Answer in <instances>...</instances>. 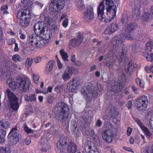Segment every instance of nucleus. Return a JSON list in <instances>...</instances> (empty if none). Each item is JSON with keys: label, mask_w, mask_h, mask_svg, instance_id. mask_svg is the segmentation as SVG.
Listing matches in <instances>:
<instances>
[{"label": "nucleus", "mask_w": 153, "mask_h": 153, "mask_svg": "<svg viewBox=\"0 0 153 153\" xmlns=\"http://www.w3.org/2000/svg\"><path fill=\"white\" fill-rule=\"evenodd\" d=\"M117 11V7L112 0H104L97 7V16L101 21L108 22L116 16Z\"/></svg>", "instance_id": "obj_1"}, {"label": "nucleus", "mask_w": 153, "mask_h": 153, "mask_svg": "<svg viewBox=\"0 0 153 153\" xmlns=\"http://www.w3.org/2000/svg\"><path fill=\"white\" fill-rule=\"evenodd\" d=\"M137 25L135 23H131L128 24L125 29V33L117 35L112 40L111 43L116 48H120L126 39L132 40L133 39L130 34L133 32Z\"/></svg>", "instance_id": "obj_2"}, {"label": "nucleus", "mask_w": 153, "mask_h": 153, "mask_svg": "<svg viewBox=\"0 0 153 153\" xmlns=\"http://www.w3.org/2000/svg\"><path fill=\"white\" fill-rule=\"evenodd\" d=\"M15 81L14 79L9 78L7 83L12 90H14L17 88L22 92H26L29 88L31 82L29 79L27 77L19 78Z\"/></svg>", "instance_id": "obj_3"}, {"label": "nucleus", "mask_w": 153, "mask_h": 153, "mask_svg": "<svg viewBox=\"0 0 153 153\" xmlns=\"http://www.w3.org/2000/svg\"><path fill=\"white\" fill-rule=\"evenodd\" d=\"M31 13L28 9L22 10L17 13V17L19 19V24L24 27H27L31 19Z\"/></svg>", "instance_id": "obj_4"}, {"label": "nucleus", "mask_w": 153, "mask_h": 153, "mask_svg": "<svg viewBox=\"0 0 153 153\" xmlns=\"http://www.w3.org/2000/svg\"><path fill=\"white\" fill-rule=\"evenodd\" d=\"M35 34L37 36H43V34L50 31L48 29V27L44 25V22L43 21H39L35 24L34 26Z\"/></svg>", "instance_id": "obj_5"}, {"label": "nucleus", "mask_w": 153, "mask_h": 153, "mask_svg": "<svg viewBox=\"0 0 153 153\" xmlns=\"http://www.w3.org/2000/svg\"><path fill=\"white\" fill-rule=\"evenodd\" d=\"M6 92L10 103L11 108L14 111L17 110L19 107L18 98L9 89H7Z\"/></svg>", "instance_id": "obj_6"}, {"label": "nucleus", "mask_w": 153, "mask_h": 153, "mask_svg": "<svg viewBox=\"0 0 153 153\" xmlns=\"http://www.w3.org/2000/svg\"><path fill=\"white\" fill-rule=\"evenodd\" d=\"M69 110L67 105L65 102H59L57 103L53 109L55 114L62 115L66 114Z\"/></svg>", "instance_id": "obj_7"}, {"label": "nucleus", "mask_w": 153, "mask_h": 153, "mask_svg": "<svg viewBox=\"0 0 153 153\" xmlns=\"http://www.w3.org/2000/svg\"><path fill=\"white\" fill-rule=\"evenodd\" d=\"M120 81L119 82H114V85L111 86V89L110 90V92H113V93L115 95L116 94L117 92H121L123 88V86L122 85H121L120 83H122L124 82L126 80V77L124 74L122 73L121 75Z\"/></svg>", "instance_id": "obj_8"}, {"label": "nucleus", "mask_w": 153, "mask_h": 153, "mask_svg": "<svg viewBox=\"0 0 153 153\" xmlns=\"http://www.w3.org/2000/svg\"><path fill=\"white\" fill-rule=\"evenodd\" d=\"M81 94L84 98L88 101H90L92 97H96L97 95V92L96 91H92L91 87L88 86L83 88L81 91Z\"/></svg>", "instance_id": "obj_9"}, {"label": "nucleus", "mask_w": 153, "mask_h": 153, "mask_svg": "<svg viewBox=\"0 0 153 153\" xmlns=\"http://www.w3.org/2000/svg\"><path fill=\"white\" fill-rule=\"evenodd\" d=\"M69 141L65 137L60 138L56 143V153H66L65 152V148Z\"/></svg>", "instance_id": "obj_10"}, {"label": "nucleus", "mask_w": 153, "mask_h": 153, "mask_svg": "<svg viewBox=\"0 0 153 153\" xmlns=\"http://www.w3.org/2000/svg\"><path fill=\"white\" fill-rule=\"evenodd\" d=\"M148 103V99L145 96H143L139 97L136 101V106L137 108L140 110H145Z\"/></svg>", "instance_id": "obj_11"}, {"label": "nucleus", "mask_w": 153, "mask_h": 153, "mask_svg": "<svg viewBox=\"0 0 153 153\" xmlns=\"http://www.w3.org/2000/svg\"><path fill=\"white\" fill-rule=\"evenodd\" d=\"M43 36H37V37H40L42 39L38 40V48H41L45 45L48 44L49 39L52 36V34L51 31H48V32L43 34Z\"/></svg>", "instance_id": "obj_12"}, {"label": "nucleus", "mask_w": 153, "mask_h": 153, "mask_svg": "<svg viewBox=\"0 0 153 153\" xmlns=\"http://www.w3.org/2000/svg\"><path fill=\"white\" fill-rule=\"evenodd\" d=\"M65 0H52L50 7L53 9V11H57L62 9L65 6Z\"/></svg>", "instance_id": "obj_13"}, {"label": "nucleus", "mask_w": 153, "mask_h": 153, "mask_svg": "<svg viewBox=\"0 0 153 153\" xmlns=\"http://www.w3.org/2000/svg\"><path fill=\"white\" fill-rule=\"evenodd\" d=\"M113 55L112 52H108L105 56V59L106 62V66L109 68L115 69L117 65L116 63V61L111 58Z\"/></svg>", "instance_id": "obj_14"}, {"label": "nucleus", "mask_w": 153, "mask_h": 153, "mask_svg": "<svg viewBox=\"0 0 153 153\" xmlns=\"http://www.w3.org/2000/svg\"><path fill=\"white\" fill-rule=\"evenodd\" d=\"M103 139L107 143H110L112 141L114 137V134L110 130H104L102 132Z\"/></svg>", "instance_id": "obj_15"}, {"label": "nucleus", "mask_w": 153, "mask_h": 153, "mask_svg": "<svg viewBox=\"0 0 153 153\" xmlns=\"http://www.w3.org/2000/svg\"><path fill=\"white\" fill-rule=\"evenodd\" d=\"M75 69L72 67H68L66 68L62 75V78L64 81H67L71 79Z\"/></svg>", "instance_id": "obj_16"}, {"label": "nucleus", "mask_w": 153, "mask_h": 153, "mask_svg": "<svg viewBox=\"0 0 153 153\" xmlns=\"http://www.w3.org/2000/svg\"><path fill=\"white\" fill-rule=\"evenodd\" d=\"M84 17L87 21H90L93 20L94 12L92 7L90 6L87 7V10L84 13Z\"/></svg>", "instance_id": "obj_17"}, {"label": "nucleus", "mask_w": 153, "mask_h": 153, "mask_svg": "<svg viewBox=\"0 0 153 153\" xmlns=\"http://www.w3.org/2000/svg\"><path fill=\"white\" fill-rule=\"evenodd\" d=\"M65 149L67 153H81L79 151H77L76 145L71 140H70Z\"/></svg>", "instance_id": "obj_18"}, {"label": "nucleus", "mask_w": 153, "mask_h": 153, "mask_svg": "<svg viewBox=\"0 0 153 153\" xmlns=\"http://www.w3.org/2000/svg\"><path fill=\"white\" fill-rule=\"evenodd\" d=\"M132 117L134 120V121L142 130L143 131L146 135L149 137H150L152 136V133L150 132L149 129L143 125V123L141 122L139 119L134 117V116H132Z\"/></svg>", "instance_id": "obj_19"}, {"label": "nucleus", "mask_w": 153, "mask_h": 153, "mask_svg": "<svg viewBox=\"0 0 153 153\" xmlns=\"http://www.w3.org/2000/svg\"><path fill=\"white\" fill-rule=\"evenodd\" d=\"M78 79L75 78L69 81L67 85V89L70 91L73 92L78 87Z\"/></svg>", "instance_id": "obj_20"}, {"label": "nucleus", "mask_w": 153, "mask_h": 153, "mask_svg": "<svg viewBox=\"0 0 153 153\" xmlns=\"http://www.w3.org/2000/svg\"><path fill=\"white\" fill-rule=\"evenodd\" d=\"M54 117L55 119H58V120L60 122L63 126H68L70 121L69 118V115H54Z\"/></svg>", "instance_id": "obj_21"}, {"label": "nucleus", "mask_w": 153, "mask_h": 153, "mask_svg": "<svg viewBox=\"0 0 153 153\" xmlns=\"http://www.w3.org/2000/svg\"><path fill=\"white\" fill-rule=\"evenodd\" d=\"M83 38L82 36L79 33L76 38L71 40L70 43L74 47L79 46L83 42Z\"/></svg>", "instance_id": "obj_22"}, {"label": "nucleus", "mask_w": 153, "mask_h": 153, "mask_svg": "<svg viewBox=\"0 0 153 153\" xmlns=\"http://www.w3.org/2000/svg\"><path fill=\"white\" fill-rule=\"evenodd\" d=\"M38 40L37 38L33 37V34L30 35L27 39L29 45L35 49L38 48Z\"/></svg>", "instance_id": "obj_23"}, {"label": "nucleus", "mask_w": 153, "mask_h": 153, "mask_svg": "<svg viewBox=\"0 0 153 153\" xmlns=\"http://www.w3.org/2000/svg\"><path fill=\"white\" fill-rule=\"evenodd\" d=\"M137 65L132 61L130 62L128 65H126L125 66V68L126 73L129 75H131V72L134 69L137 68Z\"/></svg>", "instance_id": "obj_24"}, {"label": "nucleus", "mask_w": 153, "mask_h": 153, "mask_svg": "<svg viewBox=\"0 0 153 153\" xmlns=\"http://www.w3.org/2000/svg\"><path fill=\"white\" fill-rule=\"evenodd\" d=\"M118 28L116 23H113L108 26L105 32L106 34L112 33L115 31Z\"/></svg>", "instance_id": "obj_25"}, {"label": "nucleus", "mask_w": 153, "mask_h": 153, "mask_svg": "<svg viewBox=\"0 0 153 153\" xmlns=\"http://www.w3.org/2000/svg\"><path fill=\"white\" fill-rule=\"evenodd\" d=\"M85 149L86 153H100L95 146L89 144L85 145Z\"/></svg>", "instance_id": "obj_26"}, {"label": "nucleus", "mask_w": 153, "mask_h": 153, "mask_svg": "<svg viewBox=\"0 0 153 153\" xmlns=\"http://www.w3.org/2000/svg\"><path fill=\"white\" fill-rule=\"evenodd\" d=\"M55 62L53 60H51L46 64L45 68V73L46 74H48L52 70Z\"/></svg>", "instance_id": "obj_27"}, {"label": "nucleus", "mask_w": 153, "mask_h": 153, "mask_svg": "<svg viewBox=\"0 0 153 153\" xmlns=\"http://www.w3.org/2000/svg\"><path fill=\"white\" fill-rule=\"evenodd\" d=\"M9 142L11 145L16 144L19 141V138L18 136H7Z\"/></svg>", "instance_id": "obj_28"}, {"label": "nucleus", "mask_w": 153, "mask_h": 153, "mask_svg": "<svg viewBox=\"0 0 153 153\" xmlns=\"http://www.w3.org/2000/svg\"><path fill=\"white\" fill-rule=\"evenodd\" d=\"M21 1L25 7L28 9L31 8L32 5L33 3V0H21Z\"/></svg>", "instance_id": "obj_29"}, {"label": "nucleus", "mask_w": 153, "mask_h": 153, "mask_svg": "<svg viewBox=\"0 0 153 153\" xmlns=\"http://www.w3.org/2000/svg\"><path fill=\"white\" fill-rule=\"evenodd\" d=\"M25 100L28 102H33L36 101V96L35 94H32L29 96L26 94L24 96Z\"/></svg>", "instance_id": "obj_30"}, {"label": "nucleus", "mask_w": 153, "mask_h": 153, "mask_svg": "<svg viewBox=\"0 0 153 153\" xmlns=\"http://www.w3.org/2000/svg\"><path fill=\"white\" fill-rule=\"evenodd\" d=\"M75 3L78 10L82 11L84 9L85 6L82 0H76Z\"/></svg>", "instance_id": "obj_31"}, {"label": "nucleus", "mask_w": 153, "mask_h": 153, "mask_svg": "<svg viewBox=\"0 0 153 153\" xmlns=\"http://www.w3.org/2000/svg\"><path fill=\"white\" fill-rule=\"evenodd\" d=\"M0 126L1 127L5 129L9 128L10 127L9 123L4 119H2L0 121Z\"/></svg>", "instance_id": "obj_32"}, {"label": "nucleus", "mask_w": 153, "mask_h": 153, "mask_svg": "<svg viewBox=\"0 0 153 153\" xmlns=\"http://www.w3.org/2000/svg\"><path fill=\"white\" fill-rule=\"evenodd\" d=\"M140 12L139 10L134 9L132 13V16L133 19L136 21L140 18Z\"/></svg>", "instance_id": "obj_33"}, {"label": "nucleus", "mask_w": 153, "mask_h": 153, "mask_svg": "<svg viewBox=\"0 0 153 153\" xmlns=\"http://www.w3.org/2000/svg\"><path fill=\"white\" fill-rule=\"evenodd\" d=\"M153 45V43L152 42H149L146 44V48L145 49V53L150 52L152 49V47Z\"/></svg>", "instance_id": "obj_34"}, {"label": "nucleus", "mask_w": 153, "mask_h": 153, "mask_svg": "<svg viewBox=\"0 0 153 153\" xmlns=\"http://www.w3.org/2000/svg\"><path fill=\"white\" fill-rule=\"evenodd\" d=\"M6 131L3 129H0V143H2L5 141Z\"/></svg>", "instance_id": "obj_35"}, {"label": "nucleus", "mask_w": 153, "mask_h": 153, "mask_svg": "<svg viewBox=\"0 0 153 153\" xmlns=\"http://www.w3.org/2000/svg\"><path fill=\"white\" fill-rule=\"evenodd\" d=\"M108 111H109L108 114L111 115H118L119 114L117 108L114 106L111 107Z\"/></svg>", "instance_id": "obj_36"}, {"label": "nucleus", "mask_w": 153, "mask_h": 153, "mask_svg": "<svg viewBox=\"0 0 153 153\" xmlns=\"http://www.w3.org/2000/svg\"><path fill=\"white\" fill-rule=\"evenodd\" d=\"M33 62V59L30 57H28L27 58L25 62V66L26 67L29 69L32 65Z\"/></svg>", "instance_id": "obj_37"}, {"label": "nucleus", "mask_w": 153, "mask_h": 153, "mask_svg": "<svg viewBox=\"0 0 153 153\" xmlns=\"http://www.w3.org/2000/svg\"><path fill=\"white\" fill-rule=\"evenodd\" d=\"M60 53L61 55L62 58L64 61H68V56L67 53L64 51L63 49H61L60 51Z\"/></svg>", "instance_id": "obj_38"}, {"label": "nucleus", "mask_w": 153, "mask_h": 153, "mask_svg": "<svg viewBox=\"0 0 153 153\" xmlns=\"http://www.w3.org/2000/svg\"><path fill=\"white\" fill-rule=\"evenodd\" d=\"M78 123L75 121L72 120L71 128V131H75L78 130L77 128Z\"/></svg>", "instance_id": "obj_39"}, {"label": "nucleus", "mask_w": 153, "mask_h": 153, "mask_svg": "<svg viewBox=\"0 0 153 153\" xmlns=\"http://www.w3.org/2000/svg\"><path fill=\"white\" fill-rule=\"evenodd\" d=\"M149 53H143V55L144 57H146L147 60L150 62H153V53H151L150 54H149Z\"/></svg>", "instance_id": "obj_40"}, {"label": "nucleus", "mask_w": 153, "mask_h": 153, "mask_svg": "<svg viewBox=\"0 0 153 153\" xmlns=\"http://www.w3.org/2000/svg\"><path fill=\"white\" fill-rule=\"evenodd\" d=\"M32 76L34 82L36 84H37L39 83V79L40 78V76L38 74H35L33 73H32Z\"/></svg>", "instance_id": "obj_41"}, {"label": "nucleus", "mask_w": 153, "mask_h": 153, "mask_svg": "<svg viewBox=\"0 0 153 153\" xmlns=\"http://www.w3.org/2000/svg\"><path fill=\"white\" fill-rule=\"evenodd\" d=\"M148 126L152 131H153V115H151L148 123Z\"/></svg>", "instance_id": "obj_42"}, {"label": "nucleus", "mask_w": 153, "mask_h": 153, "mask_svg": "<svg viewBox=\"0 0 153 153\" xmlns=\"http://www.w3.org/2000/svg\"><path fill=\"white\" fill-rule=\"evenodd\" d=\"M91 134L92 137L94 140V141L95 142H98L99 140L97 136L96 133L94 131V129H91Z\"/></svg>", "instance_id": "obj_43"}, {"label": "nucleus", "mask_w": 153, "mask_h": 153, "mask_svg": "<svg viewBox=\"0 0 153 153\" xmlns=\"http://www.w3.org/2000/svg\"><path fill=\"white\" fill-rule=\"evenodd\" d=\"M17 127L15 126V127L13 128H12V130L9 133L8 136L9 137L10 136H18L17 131Z\"/></svg>", "instance_id": "obj_44"}, {"label": "nucleus", "mask_w": 153, "mask_h": 153, "mask_svg": "<svg viewBox=\"0 0 153 153\" xmlns=\"http://www.w3.org/2000/svg\"><path fill=\"white\" fill-rule=\"evenodd\" d=\"M120 21L123 24L128 23V16L126 14H123L120 20Z\"/></svg>", "instance_id": "obj_45"}, {"label": "nucleus", "mask_w": 153, "mask_h": 153, "mask_svg": "<svg viewBox=\"0 0 153 153\" xmlns=\"http://www.w3.org/2000/svg\"><path fill=\"white\" fill-rule=\"evenodd\" d=\"M44 20L45 22L44 23H45L47 25H50L52 22V19L49 16L45 17Z\"/></svg>", "instance_id": "obj_46"}, {"label": "nucleus", "mask_w": 153, "mask_h": 153, "mask_svg": "<svg viewBox=\"0 0 153 153\" xmlns=\"http://www.w3.org/2000/svg\"><path fill=\"white\" fill-rule=\"evenodd\" d=\"M126 52H123L121 53L120 56H119V58L118 57V61L119 62H121L123 59L126 57Z\"/></svg>", "instance_id": "obj_47"}, {"label": "nucleus", "mask_w": 153, "mask_h": 153, "mask_svg": "<svg viewBox=\"0 0 153 153\" xmlns=\"http://www.w3.org/2000/svg\"><path fill=\"white\" fill-rule=\"evenodd\" d=\"M50 146L47 143L45 144L42 147L41 150L42 152H46L47 150L50 149Z\"/></svg>", "instance_id": "obj_48"}, {"label": "nucleus", "mask_w": 153, "mask_h": 153, "mask_svg": "<svg viewBox=\"0 0 153 153\" xmlns=\"http://www.w3.org/2000/svg\"><path fill=\"white\" fill-rule=\"evenodd\" d=\"M113 118V121L115 124H119L120 123V120L118 118L117 119L118 115H111Z\"/></svg>", "instance_id": "obj_49"}, {"label": "nucleus", "mask_w": 153, "mask_h": 153, "mask_svg": "<svg viewBox=\"0 0 153 153\" xmlns=\"http://www.w3.org/2000/svg\"><path fill=\"white\" fill-rule=\"evenodd\" d=\"M63 86L61 85H58L56 86L55 88V91L57 93H60L63 90Z\"/></svg>", "instance_id": "obj_50"}, {"label": "nucleus", "mask_w": 153, "mask_h": 153, "mask_svg": "<svg viewBox=\"0 0 153 153\" xmlns=\"http://www.w3.org/2000/svg\"><path fill=\"white\" fill-rule=\"evenodd\" d=\"M24 131L27 133L29 134L33 133V131L28 127L26 124H25L24 126Z\"/></svg>", "instance_id": "obj_51"}, {"label": "nucleus", "mask_w": 153, "mask_h": 153, "mask_svg": "<svg viewBox=\"0 0 153 153\" xmlns=\"http://www.w3.org/2000/svg\"><path fill=\"white\" fill-rule=\"evenodd\" d=\"M12 59L15 62L20 61L21 57L19 55L15 54L12 56Z\"/></svg>", "instance_id": "obj_52"}, {"label": "nucleus", "mask_w": 153, "mask_h": 153, "mask_svg": "<svg viewBox=\"0 0 153 153\" xmlns=\"http://www.w3.org/2000/svg\"><path fill=\"white\" fill-rule=\"evenodd\" d=\"M8 6L7 5H5L4 6H2L1 7V11H3V13L4 14H7L8 13V12L6 10L7 9Z\"/></svg>", "instance_id": "obj_53"}, {"label": "nucleus", "mask_w": 153, "mask_h": 153, "mask_svg": "<svg viewBox=\"0 0 153 153\" xmlns=\"http://www.w3.org/2000/svg\"><path fill=\"white\" fill-rule=\"evenodd\" d=\"M129 49L130 51L133 53L136 52L135 46L134 45L132 44L130 45H129Z\"/></svg>", "instance_id": "obj_54"}, {"label": "nucleus", "mask_w": 153, "mask_h": 153, "mask_svg": "<svg viewBox=\"0 0 153 153\" xmlns=\"http://www.w3.org/2000/svg\"><path fill=\"white\" fill-rule=\"evenodd\" d=\"M7 42L8 45H11L13 44L15 42V39L13 38L8 39L7 40Z\"/></svg>", "instance_id": "obj_55"}, {"label": "nucleus", "mask_w": 153, "mask_h": 153, "mask_svg": "<svg viewBox=\"0 0 153 153\" xmlns=\"http://www.w3.org/2000/svg\"><path fill=\"white\" fill-rule=\"evenodd\" d=\"M143 16L144 20L145 21H148L149 19L150 15L149 13H145L143 15Z\"/></svg>", "instance_id": "obj_56"}, {"label": "nucleus", "mask_w": 153, "mask_h": 153, "mask_svg": "<svg viewBox=\"0 0 153 153\" xmlns=\"http://www.w3.org/2000/svg\"><path fill=\"white\" fill-rule=\"evenodd\" d=\"M19 34L20 35V38L22 39H24L26 38V35L21 30H19Z\"/></svg>", "instance_id": "obj_57"}, {"label": "nucleus", "mask_w": 153, "mask_h": 153, "mask_svg": "<svg viewBox=\"0 0 153 153\" xmlns=\"http://www.w3.org/2000/svg\"><path fill=\"white\" fill-rule=\"evenodd\" d=\"M136 82L139 85V86L142 88L143 87L144 84L143 83L141 82V80L139 79H137L136 80Z\"/></svg>", "instance_id": "obj_58"}, {"label": "nucleus", "mask_w": 153, "mask_h": 153, "mask_svg": "<svg viewBox=\"0 0 153 153\" xmlns=\"http://www.w3.org/2000/svg\"><path fill=\"white\" fill-rule=\"evenodd\" d=\"M62 24L64 27L66 28L68 25V19L65 18L62 22Z\"/></svg>", "instance_id": "obj_59"}, {"label": "nucleus", "mask_w": 153, "mask_h": 153, "mask_svg": "<svg viewBox=\"0 0 153 153\" xmlns=\"http://www.w3.org/2000/svg\"><path fill=\"white\" fill-rule=\"evenodd\" d=\"M102 124V122L100 119H99L95 123V126L97 127H100L101 126Z\"/></svg>", "instance_id": "obj_60"}, {"label": "nucleus", "mask_w": 153, "mask_h": 153, "mask_svg": "<svg viewBox=\"0 0 153 153\" xmlns=\"http://www.w3.org/2000/svg\"><path fill=\"white\" fill-rule=\"evenodd\" d=\"M4 38V35L3 33V30L0 27V41H2Z\"/></svg>", "instance_id": "obj_61"}, {"label": "nucleus", "mask_w": 153, "mask_h": 153, "mask_svg": "<svg viewBox=\"0 0 153 153\" xmlns=\"http://www.w3.org/2000/svg\"><path fill=\"white\" fill-rule=\"evenodd\" d=\"M132 105V102L131 100L128 101L127 104H126V106L129 109H131V108Z\"/></svg>", "instance_id": "obj_62"}, {"label": "nucleus", "mask_w": 153, "mask_h": 153, "mask_svg": "<svg viewBox=\"0 0 153 153\" xmlns=\"http://www.w3.org/2000/svg\"><path fill=\"white\" fill-rule=\"evenodd\" d=\"M132 131V128L130 127H128L127 130V134L128 136H129L131 135Z\"/></svg>", "instance_id": "obj_63"}, {"label": "nucleus", "mask_w": 153, "mask_h": 153, "mask_svg": "<svg viewBox=\"0 0 153 153\" xmlns=\"http://www.w3.org/2000/svg\"><path fill=\"white\" fill-rule=\"evenodd\" d=\"M123 149L124 150L129 152H131L132 153H134V151L132 150V149L130 147H127L126 146L123 147Z\"/></svg>", "instance_id": "obj_64"}]
</instances>
